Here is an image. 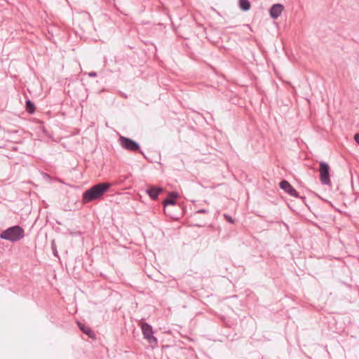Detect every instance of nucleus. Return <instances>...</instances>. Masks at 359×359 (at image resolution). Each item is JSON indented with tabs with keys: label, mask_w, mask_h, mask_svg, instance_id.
Wrapping results in <instances>:
<instances>
[{
	"label": "nucleus",
	"mask_w": 359,
	"mask_h": 359,
	"mask_svg": "<svg viewBox=\"0 0 359 359\" xmlns=\"http://www.w3.org/2000/svg\"><path fill=\"white\" fill-rule=\"evenodd\" d=\"M110 187L109 183H100L86 191L83 194V200L88 203L99 198Z\"/></svg>",
	"instance_id": "1"
},
{
	"label": "nucleus",
	"mask_w": 359,
	"mask_h": 359,
	"mask_svg": "<svg viewBox=\"0 0 359 359\" xmlns=\"http://www.w3.org/2000/svg\"><path fill=\"white\" fill-rule=\"evenodd\" d=\"M25 236L24 229L20 226H11L0 234V238L11 242L20 241Z\"/></svg>",
	"instance_id": "2"
},
{
	"label": "nucleus",
	"mask_w": 359,
	"mask_h": 359,
	"mask_svg": "<svg viewBox=\"0 0 359 359\" xmlns=\"http://www.w3.org/2000/svg\"><path fill=\"white\" fill-rule=\"evenodd\" d=\"M320 180L323 184L330 185L331 182L330 179V167L325 162H320Z\"/></svg>",
	"instance_id": "3"
},
{
	"label": "nucleus",
	"mask_w": 359,
	"mask_h": 359,
	"mask_svg": "<svg viewBox=\"0 0 359 359\" xmlns=\"http://www.w3.org/2000/svg\"><path fill=\"white\" fill-rule=\"evenodd\" d=\"M141 330L144 338L150 344H156L157 339L154 336L152 327L147 323H141Z\"/></svg>",
	"instance_id": "4"
},
{
	"label": "nucleus",
	"mask_w": 359,
	"mask_h": 359,
	"mask_svg": "<svg viewBox=\"0 0 359 359\" xmlns=\"http://www.w3.org/2000/svg\"><path fill=\"white\" fill-rule=\"evenodd\" d=\"M118 142L123 148L131 151H137L140 148L139 144L136 142L123 136H121L118 138Z\"/></svg>",
	"instance_id": "5"
},
{
	"label": "nucleus",
	"mask_w": 359,
	"mask_h": 359,
	"mask_svg": "<svg viewBox=\"0 0 359 359\" xmlns=\"http://www.w3.org/2000/svg\"><path fill=\"white\" fill-rule=\"evenodd\" d=\"M284 10V6L280 4H273L269 9V15L271 18L277 19L279 18Z\"/></svg>",
	"instance_id": "6"
},
{
	"label": "nucleus",
	"mask_w": 359,
	"mask_h": 359,
	"mask_svg": "<svg viewBox=\"0 0 359 359\" xmlns=\"http://www.w3.org/2000/svg\"><path fill=\"white\" fill-rule=\"evenodd\" d=\"M280 187L282 189H283L285 192L290 194L292 196L297 197L298 193L297 191L290 185V184L287 181H282L280 183Z\"/></svg>",
	"instance_id": "7"
},
{
	"label": "nucleus",
	"mask_w": 359,
	"mask_h": 359,
	"mask_svg": "<svg viewBox=\"0 0 359 359\" xmlns=\"http://www.w3.org/2000/svg\"><path fill=\"white\" fill-rule=\"evenodd\" d=\"M162 191V189L160 188V187H149L147 190H146V192L147 194L149 196V197L153 199V200H155L158 198V196L159 195V194Z\"/></svg>",
	"instance_id": "8"
},
{
	"label": "nucleus",
	"mask_w": 359,
	"mask_h": 359,
	"mask_svg": "<svg viewBox=\"0 0 359 359\" xmlns=\"http://www.w3.org/2000/svg\"><path fill=\"white\" fill-rule=\"evenodd\" d=\"M179 194L177 192H170L168 194V197L163 201L164 205H175V199L178 197Z\"/></svg>",
	"instance_id": "9"
},
{
	"label": "nucleus",
	"mask_w": 359,
	"mask_h": 359,
	"mask_svg": "<svg viewBox=\"0 0 359 359\" xmlns=\"http://www.w3.org/2000/svg\"><path fill=\"white\" fill-rule=\"evenodd\" d=\"M79 326L80 329L86 333L87 335H88L90 338L94 339L95 337V333L91 330V329L86 325H83L81 323L79 324Z\"/></svg>",
	"instance_id": "10"
},
{
	"label": "nucleus",
	"mask_w": 359,
	"mask_h": 359,
	"mask_svg": "<svg viewBox=\"0 0 359 359\" xmlns=\"http://www.w3.org/2000/svg\"><path fill=\"white\" fill-rule=\"evenodd\" d=\"M238 5L243 11H248L250 9L251 4L248 0H239Z\"/></svg>",
	"instance_id": "11"
},
{
	"label": "nucleus",
	"mask_w": 359,
	"mask_h": 359,
	"mask_svg": "<svg viewBox=\"0 0 359 359\" xmlns=\"http://www.w3.org/2000/svg\"><path fill=\"white\" fill-rule=\"evenodd\" d=\"M26 106H27V111L30 114H32L34 111V109H35L34 105L30 100H27L26 102Z\"/></svg>",
	"instance_id": "12"
},
{
	"label": "nucleus",
	"mask_w": 359,
	"mask_h": 359,
	"mask_svg": "<svg viewBox=\"0 0 359 359\" xmlns=\"http://www.w3.org/2000/svg\"><path fill=\"white\" fill-rule=\"evenodd\" d=\"M354 140L359 144V133H356L354 135Z\"/></svg>",
	"instance_id": "13"
},
{
	"label": "nucleus",
	"mask_w": 359,
	"mask_h": 359,
	"mask_svg": "<svg viewBox=\"0 0 359 359\" xmlns=\"http://www.w3.org/2000/svg\"><path fill=\"white\" fill-rule=\"evenodd\" d=\"M97 74L95 72H91L89 74V76L91 77L96 76Z\"/></svg>",
	"instance_id": "14"
},
{
	"label": "nucleus",
	"mask_w": 359,
	"mask_h": 359,
	"mask_svg": "<svg viewBox=\"0 0 359 359\" xmlns=\"http://www.w3.org/2000/svg\"><path fill=\"white\" fill-rule=\"evenodd\" d=\"M229 221L231 222H233L232 219L231 218L229 219Z\"/></svg>",
	"instance_id": "15"
}]
</instances>
